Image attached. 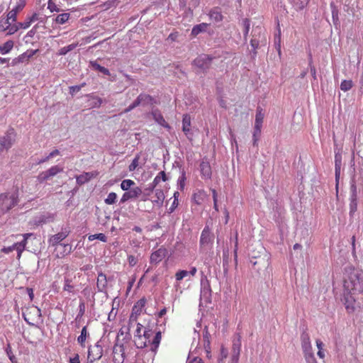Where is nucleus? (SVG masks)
Masks as SVG:
<instances>
[{
    "mask_svg": "<svg viewBox=\"0 0 363 363\" xmlns=\"http://www.w3.org/2000/svg\"><path fill=\"white\" fill-rule=\"evenodd\" d=\"M185 180H186L185 174L183 172L182 176L179 177V178L178 179V186H179L180 190H182L184 189V184H185Z\"/></svg>",
    "mask_w": 363,
    "mask_h": 363,
    "instance_id": "nucleus-56",
    "label": "nucleus"
},
{
    "mask_svg": "<svg viewBox=\"0 0 363 363\" xmlns=\"http://www.w3.org/2000/svg\"><path fill=\"white\" fill-rule=\"evenodd\" d=\"M95 239H98L104 242H106L107 241V237L104 233L90 235L88 237V240L89 241H93Z\"/></svg>",
    "mask_w": 363,
    "mask_h": 363,
    "instance_id": "nucleus-37",
    "label": "nucleus"
},
{
    "mask_svg": "<svg viewBox=\"0 0 363 363\" xmlns=\"http://www.w3.org/2000/svg\"><path fill=\"white\" fill-rule=\"evenodd\" d=\"M135 344L138 348H143L147 346V342L145 341L143 337H135Z\"/></svg>",
    "mask_w": 363,
    "mask_h": 363,
    "instance_id": "nucleus-46",
    "label": "nucleus"
},
{
    "mask_svg": "<svg viewBox=\"0 0 363 363\" xmlns=\"http://www.w3.org/2000/svg\"><path fill=\"white\" fill-rule=\"evenodd\" d=\"M62 171L63 168L59 167L58 165L52 166L47 171L41 172L38 175V179L40 182H43Z\"/></svg>",
    "mask_w": 363,
    "mask_h": 363,
    "instance_id": "nucleus-9",
    "label": "nucleus"
},
{
    "mask_svg": "<svg viewBox=\"0 0 363 363\" xmlns=\"http://www.w3.org/2000/svg\"><path fill=\"white\" fill-rule=\"evenodd\" d=\"M257 31L258 32L259 34H260L262 32V28L259 27H257L255 29H253L252 31L254 34L252 39L250 40V45L255 50L259 48V40L255 38Z\"/></svg>",
    "mask_w": 363,
    "mask_h": 363,
    "instance_id": "nucleus-29",
    "label": "nucleus"
},
{
    "mask_svg": "<svg viewBox=\"0 0 363 363\" xmlns=\"http://www.w3.org/2000/svg\"><path fill=\"white\" fill-rule=\"evenodd\" d=\"M61 246L63 247V251L60 252V257H63L67 255H69L72 251V247L70 244H60ZM57 257H59L60 255H57Z\"/></svg>",
    "mask_w": 363,
    "mask_h": 363,
    "instance_id": "nucleus-39",
    "label": "nucleus"
},
{
    "mask_svg": "<svg viewBox=\"0 0 363 363\" xmlns=\"http://www.w3.org/2000/svg\"><path fill=\"white\" fill-rule=\"evenodd\" d=\"M152 335V333L151 330H145L143 332V338L145 340V341H146L147 342L150 344V342H151L150 337H151Z\"/></svg>",
    "mask_w": 363,
    "mask_h": 363,
    "instance_id": "nucleus-55",
    "label": "nucleus"
},
{
    "mask_svg": "<svg viewBox=\"0 0 363 363\" xmlns=\"http://www.w3.org/2000/svg\"><path fill=\"white\" fill-rule=\"evenodd\" d=\"M167 175L164 171L160 172L154 179L153 183L155 185H157L161 180L166 182L167 180Z\"/></svg>",
    "mask_w": 363,
    "mask_h": 363,
    "instance_id": "nucleus-40",
    "label": "nucleus"
},
{
    "mask_svg": "<svg viewBox=\"0 0 363 363\" xmlns=\"http://www.w3.org/2000/svg\"><path fill=\"white\" fill-rule=\"evenodd\" d=\"M117 199V194L114 192H111L108 194L107 198L104 200L105 203L112 205L116 203Z\"/></svg>",
    "mask_w": 363,
    "mask_h": 363,
    "instance_id": "nucleus-42",
    "label": "nucleus"
},
{
    "mask_svg": "<svg viewBox=\"0 0 363 363\" xmlns=\"http://www.w3.org/2000/svg\"><path fill=\"white\" fill-rule=\"evenodd\" d=\"M210 337L211 335L208 331V328L206 326L203 330V346L207 352L208 349L210 348Z\"/></svg>",
    "mask_w": 363,
    "mask_h": 363,
    "instance_id": "nucleus-31",
    "label": "nucleus"
},
{
    "mask_svg": "<svg viewBox=\"0 0 363 363\" xmlns=\"http://www.w3.org/2000/svg\"><path fill=\"white\" fill-rule=\"evenodd\" d=\"M89 66L91 69L99 71L105 75H110L109 70L104 67L101 66L96 61H90Z\"/></svg>",
    "mask_w": 363,
    "mask_h": 363,
    "instance_id": "nucleus-26",
    "label": "nucleus"
},
{
    "mask_svg": "<svg viewBox=\"0 0 363 363\" xmlns=\"http://www.w3.org/2000/svg\"><path fill=\"white\" fill-rule=\"evenodd\" d=\"M32 23V20H30L28 18H27L23 22L18 23V26L21 29H26L28 28Z\"/></svg>",
    "mask_w": 363,
    "mask_h": 363,
    "instance_id": "nucleus-52",
    "label": "nucleus"
},
{
    "mask_svg": "<svg viewBox=\"0 0 363 363\" xmlns=\"http://www.w3.org/2000/svg\"><path fill=\"white\" fill-rule=\"evenodd\" d=\"M21 236L23 237V240L21 241L15 242L11 246L4 247L1 248V252L5 254H9L12 251L16 250L17 252L16 258L19 260L21 257L23 252L26 247L28 239L32 237H35V235L32 233H28L22 234Z\"/></svg>",
    "mask_w": 363,
    "mask_h": 363,
    "instance_id": "nucleus-3",
    "label": "nucleus"
},
{
    "mask_svg": "<svg viewBox=\"0 0 363 363\" xmlns=\"http://www.w3.org/2000/svg\"><path fill=\"white\" fill-rule=\"evenodd\" d=\"M213 241V236L211 234L210 229L208 226H206L203 230L201 238L200 243L201 245H208Z\"/></svg>",
    "mask_w": 363,
    "mask_h": 363,
    "instance_id": "nucleus-20",
    "label": "nucleus"
},
{
    "mask_svg": "<svg viewBox=\"0 0 363 363\" xmlns=\"http://www.w3.org/2000/svg\"><path fill=\"white\" fill-rule=\"evenodd\" d=\"M264 116L261 112H258L256 114L255 127L262 128Z\"/></svg>",
    "mask_w": 363,
    "mask_h": 363,
    "instance_id": "nucleus-48",
    "label": "nucleus"
},
{
    "mask_svg": "<svg viewBox=\"0 0 363 363\" xmlns=\"http://www.w3.org/2000/svg\"><path fill=\"white\" fill-rule=\"evenodd\" d=\"M200 4V0H190L189 3V10L192 13V10L198 7Z\"/></svg>",
    "mask_w": 363,
    "mask_h": 363,
    "instance_id": "nucleus-53",
    "label": "nucleus"
},
{
    "mask_svg": "<svg viewBox=\"0 0 363 363\" xmlns=\"http://www.w3.org/2000/svg\"><path fill=\"white\" fill-rule=\"evenodd\" d=\"M345 308L348 312H353L354 311V298L350 296V297H345Z\"/></svg>",
    "mask_w": 363,
    "mask_h": 363,
    "instance_id": "nucleus-33",
    "label": "nucleus"
},
{
    "mask_svg": "<svg viewBox=\"0 0 363 363\" xmlns=\"http://www.w3.org/2000/svg\"><path fill=\"white\" fill-rule=\"evenodd\" d=\"M39 50H28L17 57L12 60L11 65L13 66L16 65L19 63L28 62L29 60L35 55Z\"/></svg>",
    "mask_w": 363,
    "mask_h": 363,
    "instance_id": "nucleus-12",
    "label": "nucleus"
},
{
    "mask_svg": "<svg viewBox=\"0 0 363 363\" xmlns=\"http://www.w3.org/2000/svg\"><path fill=\"white\" fill-rule=\"evenodd\" d=\"M128 261L130 266L133 267L137 264L138 259L137 258L133 255H129L128 257Z\"/></svg>",
    "mask_w": 363,
    "mask_h": 363,
    "instance_id": "nucleus-59",
    "label": "nucleus"
},
{
    "mask_svg": "<svg viewBox=\"0 0 363 363\" xmlns=\"http://www.w3.org/2000/svg\"><path fill=\"white\" fill-rule=\"evenodd\" d=\"M242 23L244 27V39L246 40L250 28V21L248 18H245Z\"/></svg>",
    "mask_w": 363,
    "mask_h": 363,
    "instance_id": "nucleus-36",
    "label": "nucleus"
},
{
    "mask_svg": "<svg viewBox=\"0 0 363 363\" xmlns=\"http://www.w3.org/2000/svg\"><path fill=\"white\" fill-rule=\"evenodd\" d=\"M261 135V128L258 127H254L253 132V145H257V141L259 140V136Z\"/></svg>",
    "mask_w": 363,
    "mask_h": 363,
    "instance_id": "nucleus-45",
    "label": "nucleus"
},
{
    "mask_svg": "<svg viewBox=\"0 0 363 363\" xmlns=\"http://www.w3.org/2000/svg\"><path fill=\"white\" fill-rule=\"evenodd\" d=\"M209 17L215 22H220L223 20V15L219 8L211 9L209 12Z\"/></svg>",
    "mask_w": 363,
    "mask_h": 363,
    "instance_id": "nucleus-25",
    "label": "nucleus"
},
{
    "mask_svg": "<svg viewBox=\"0 0 363 363\" xmlns=\"http://www.w3.org/2000/svg\"><path fill=\"white\" fill-rule=\"evenodd\" d=\"M95 174L93 172H85L76 177L77 183L79 185H82L88 182Z\"/></svg>",
    "mask_w": 363,
    "mask_h": 363,
    "instance_id": "nucleus-24",
    "label": "nucleus"
},
{
    "mask_svg": "<svg viewBox=\"0 0 363 363\" xmlns=\"http://www.w3.org/2000/svg\"><path fill=\"white\" fill-rule=\"evenodd\" d=\"M143 325L140 323H137V328L135 330V337H143L141 335Z\"/></svg>",
    "mask_w": 363,
    "mask_h": 363,
    "instance_id": "nucleus-61",
    "label": "nucleus"
},
{
    "mask_svg": "<svg viewBox=\"0 0 363 363\" xmlns=\"http://www.w3.org/2000/svg\"><path fill=\"white\" fill-rule=\"evenodd\" d=\"M166 256V250L160 248L150 255V262L152 264H157L161 262Z\"/></svg>",
    "mask_w": 363,
    "mask_h": 363,
    "instance_id": "nucleus-18",
    "label": "nucleus"
},
{
    "mask_svg": "<svg viewBox=\"0 0 363 363\" xmlns=\"http://www.w3.org/2000/svg\"><path fill=\"white\" fill-rule=\"evenodd\" d=\"M14 45V43L13 40H7L4 44L0 45V52L2 55H6L9 53L13 49Z\"/></svg>",
    "mask_w": 363,
    "mask_h": 363,
    "instance_id": "nucleus-27",
    "label": "nucleus"
},
{
    "mask_svg": "<svg viewBox=\"0 0 363 363\" xmlns=\"http://www.w3.org/2000/svg\"><path fill=\"white\" fill-rule=\"evenodd\" d=\"M357 209V202L350 203V214L353 215Z\"/></svg>",
    "mask_w": 363,
    "mask_h": 363,
    "instance_id": "nucleus-58",
    "label": "nucleus"
},
{
    "mask_svg": "<svg viewBox=\"0 0 363 363\" xmlns=\"http://www.w3.org/2000/svg\"><path fill=\"white\" fill-rule=\"evenodd\" d=\"M301 346L304 355L313 354L310 337L307 333H303L301 335Z\"/></svg>",
    "mask_w": 363,
    "mask_h": 363,
    "instance_id": "nucleus-16",
    "label": "nucleus"
},
{
    "mask_svg": "<svg viewBox=\"0 0 363 363\" xmlns=\"http://www.w3.org/2000/svg\"><path fill=\"white\" fill-rule=\"evenodd\" d=\"M241 342L240 337L238 338L237 340L233 342V348H232V362L238 363L240 351Z\"/></svg>",
    "mask_w": 363,
    "mask_h": 363,
    "instance_id": "nucleus-19",
    "label": "nucleus"
},
{
    "mask_svg": "<svg viewBox=\"0 0 363 363\" xmlns=\"http://www.w3.org/2000/svg\"><path fill=\"white\" fill-rule=\"evenodd\" d=\"M69 362L71 363H80L79 354H76L72 358H70Z\"/></svg>",
    "mask_w": 363,
    "mask_h": 363,
    "instance_id": "nucleus-64",
    "label": "nucleus"
},
{
    "mask_svg": "<svg viewBox=\"0 0 363 363\" xmlns=\"http://www.w3.org/2000/svg\"><path fill=\"white\" fill-rule=\"evenodd\" d=\"M11 21H9V23H6V20L4 21H0V30L2 31H6V35H12L17 32L19 29H21L18 26V23H13Z\"/></svg>",
    "mask_w": 363,
    "mask_h": 363,
    "instance_id": "nucleus-13",
    "label": "nucleus"
},
{
    "mask_svg": "<svg viewBox=\"0 0 363 363\" xmlns=\"http://www.w3.org/2000/svg\"><path fill=\"white\" fill-rule=\"evenodd\" d=\"M102 354V345H101V341H98L94 346L89 348L87 357L88 363H93L96 360L101 359Z\"/></svg>",
    "mask_w": 363,
    "mask_h": 363,
    "instance_id": "nucleus-5",
    "label": "nucleus"
},
{
    "mask_svg": "<svg viewBox=\"0 0 363 363\" xmlns=\"http://www.w3.org/2000/svg\"><path fill=\"white\" fill-rule=\"evenodd\" d=\"M353 82L352 80H343L340 84V89L344 91H347L352 89Z\"/></svg>",
    "mask_w": 363,
    "mask_h": 363,
    "instance_id": "nucleus-41",
    "label": "nucleus"
},
{
    "mask_svg": "<svg viewBox=\"0 0 363 363\" xmlns=\"http://www.w3.org/2000/svg\"><path fill=\"white\" fill-rule=\"evenodd\" d=\"M199 167L201 177L204 179H210L211 178L212 171L209 162L204 158L201 162Z\"/></svg>",
    "mask_w": 363,
    "mask_h": 363,
    "instance_id": "nucleus-14",
    "label": "nucleus"
},
{
    "mask_svg": "<svg viewBox=\"0 0 363 363\" xmlns=\"http://www.w3.org/2000/svg\"><path fill=\"white\" fill-rule=\"evenodd\" d=\"M70 233L68 228H62L61 231L58 233L50 236L48 239V244L51 247L57 246L61 241L65 240Z\"/></svg>",
    "mask_w": 363,
    "mask_h": 363,
    "instance_id": "nucleus-7",
    "label": "nucleus"
},
{
    "mask_svg": "<svg viewBox=\"0 0 363 363\" xmlns=\"http://www.w3.org/2000/svg\"><path fill=\"white\" fill-rule=\"evenodd\" d=\"M90 101V106L94 108H98L102 104V99L98 96H91Z\"/></svg>",
    "mask_w": 363,
    "mask_h": 363,
    "instance_id": "nucleus-43",
    "label": "nucleus"
},
{
    "mask_svg": "<svg viewBox=\"0 0 363 363\" xmlns=\"http://www.w3.org/2000/svg\"><path fill=\"white\" fill-rule=\"evenodd\" d=\"M69 17L70 14L68 13H60L55 17V21L57 24L62 25L69 20Z\"/></svg>",
    "mask_w": 363,
    "mask_h": 363,
    "instance_id": "nucleus-32",
    "label": "nucleus"
},
{
    "mask_svg": "<svg viewBox=\"0 0 363 363\" xmlns=\"http://www.w3.org/2000/svg\"><path fill=\"white\" fill-rule=\"evenodd\" d=\"M208 26V24L206 23H202L196 25L192 28L191 35L194 37H196L199 34L206 32Z\"/></svg>",
    "mask_w": 363,
    "mask_h": 363,
    "instance_id": "nucleus-23",
    "label": "nucleus"
},
{
    "mask_svg": "<svg viewBox=\"0 0 363 363\" xmlns=\"http://www.w3.org/2000/svg\"><path fill=\"white\" fill-rule=\"evenodd\" d=\"M211 289L208 280L201 279V301L205 303H211Z\"/></svg>",
    "mask_w": 363,
    "mask_h": 363,
    "instance_id": "nucleus-11",
    "label": "nucleus"
},
{
    "mask_svg": "<svg viewBox=\"0 0 363 363\" xmlns=\"http://www.w3.org/2000/svg\"><path fill=\"white\" fill-rule=\"evenodd\" d=\"M78 46V43H72L67 46L63 47L59 50L58 54L60 55H65L69 52L73 50Z\"/></svg>",
    "mask_w": 363,
    "mask_h": 363,
    "instance_id": "nucleus-35",
    "label": "nucleus"
},
{
    "mask_svg": "<svg viewBox=\"0 0 363 363\" xmlns=\"http://www.w3.org/2000/svg\"><path fill=\"white\" fill-rule=\"evenodd\" d=\"M114 363H123L124 361V347L123 345H116L113 349Z\"/></svg>",
    "mask_w": 363,
    "mask_h": 363,
    "instance_id": "nucleus-15",
    "label": "nucleus"
},
{
    "mask_svg": "<svg viewBox=\"0 0 363 363\" xmlns=\"http://www.w3.org/2000/svg\"><path fill=\"white\" fill-rule=\"evenodd\" d=\"M19 201L17 190H11L0 194V214L4 215L15 207Z\"/></svg>",
    "mask_w": 363,
    "mask_h": 363,
    "instance_id": "nucleus-2",
    "label": "nucleus"
},
{
    "mask_svg": "<svg viewBox=\"0 0 363 363\" xmlns=\"http://www.w3.org/2000/svg\"><path fill=\"white\" fill-rule=\"evenodd\" d=\"M16 133L13 128H9L1 139V150H8L15 141Z\"/></svg>",
    "mask_w": 363,
    "mask_h": 363,
    "instance_id": "nucleus-6",
    "label": "nucleus"
},
{
    "mask_svg": "<svg viewBox=\"0 0 363 363\" xmlns=\"http://www.w3.org/2000/svg\"><path fill=\"white\" fill-rule=\"evenodd\" d=\"M138 96L141 99V105L152 104L153 102V99L150 95L140 94Z\"/></svg>",
    "mask_w": 363,
    "mask_h": 363,
    "instance_id": "nucleus-38",
    "label": "nucleus"
},
{
    "mask_svg": "<svg viewBox=\"0 0 363 363\" xmlns=\"http://www.w3.org/2000/svg\"><path fill=\"white\" fill-rule=\"evenodd\" d=\"M212 59L208 55H201L194 60V65L202 70H206L210 67Z\"/></svg>",
    "mask_w": 363,
    "mask_h": 363,
    "instance_id": "nucleus-10",
    "label": "nucleus"
},
{
    "mask_svg": "<svg viewBox=\"0 0 363 363\" xmlns=\"http://www.w3.org/2000/svg\"><path fill=\"white\" fill-rule=\"evenodd\" d=\"M342 166V157L340 155L335 156V170H340Z\"/></svg>",
    "mask_w": 363,
    "mask_h": 363,
    "instance_id": "nucleus-50",
    "label": "nucleus"
},
{
    "mask_svg": "<svg viewBox=\"0 0 363 363\" xmlns=\"http://www.w3.org/2000/svg\"><path fill=\"white\" fill-rule=\"evenodd\" d=\"M141 195L142 189L139 186H135L123 194L120 202L121 203H124L128 200L136 199L139 198Z\"/></svg>",
    "mask_w": 363,
    "mask_h": 363,
    "instance_id": "nucleus-8",
    "label": "nucleus"
},
{
    "mask_svg": "<svg viewBox=\"0 0 363 363\" xmlns=\"http://www.w3.org/2000/svg\"><path fill=\"white\" fill-rule=\"evenodd\" d=\"M72 281L67 278L65 279V285L63 287V289L65 291H67L69 293L72 292V290L74 289V286L71 284Z\"/></svg>",
    "mask_w": 363,
    "mask_h": 363,
    "instance_id": "nucleus-49",
    "label": "nucleus"
},
{
    "mask_svg": "<svg viewBox=\"0 0 363 363\" xmlns=\"http://www.w3.org/2000/svg\"><path fill=\"white\" fill-rule=\"evenodd\" d=\"M11 4H13V6L7 14L6 23H9V21H16L17 13L25 7L26 1L25 0H11Z\"/></svg>",
    "mask_w": 363,
    "mask_h": 363,
    "instance_id": "nucleus-4",
    "label": "nucleus"
},
{
    "mask_svg": "<svg viewBox=\"0 0 363 363\" xmlns=\"http://www.w3.org/2000/svg\"><path fill=\"white\" fill-rule=\"evenodd\" d=\"M155 195L157 198V201H162L164 198V193L162 190L160 189H156L155 191Z\"/></svg>",
    "mask_w": 363,
    "mask_h": 363,
    "instance_id": "nucleus-60",
    "label": "nucleus"
},
{
    "mask_svg": "<svg viewBox=\"0 0 363 363\" xmlns=\"http://www.w3.org/2000/svg\"><path fill=\"white\" fill-rule=\"evenodd\" d=\"M190 126L191 117L189 115L185 114L183 116L182 119V130L186 136H188L189 134H191Z\"/></svg>",
    "mask_w": 363,
    "mask_h": 363,
    "instance_id": "nucleus-22",
    "label": "nucleus"
},
{
    "mask_svg": "<svg viewBox=\"0 0 363 363\" xmlns=\"http://www.w3.org/2000/svg\"><path fill=\"white\" fill-rule=\"evenodd\" d=\"M306 363H317L316 359L314 357L313 353L310 354L304 355Z\"/></svg>",
    "mask_w": 363,
    "mask_h": 363,
    "instance_id": "nucleus-57",
    "label": "nucleus"
},
{
    "mask_svg": "<svg viewBox=\"0 0 363 363\" xmlns=\"http://www.w3.org/2000/svg\"><path fill=\"white\" fill-rule=\"evenodd\" d=\"M84 311H85L84 303H82L79 305V311L78 315H77V318L76 319H78V318H81L84 315Z\"/></svg>",
    "mask_w": 363,
    "mask_h": 363,
    "instance_id": "nucleus-62",
    "label": "nucleus"
},
{
    "mask_svg": "<svg viewBox=\"0 0 363 363\" xmlns=\"http://www.w3.org/2000/svg\"><path fill=\"white\" fill-rule=\"evenodd\" d=\"M189 276V272L186 270H179L175 274L176 280L179 281L184 278Z\"/></svg>",
    "mask_w": 363,
    "mask_h": 363,
    "instance_id": "nucleus-47",
    "label": "nucleus"
},
{
    "mask_svg": "<svg viewBox=\"0 0 363 363\" xmlns=\"http://www.w3.org/2000/svg\"><path fill=\"white\" fill-rule=\"evenodd\" d=\"M135 183L134 181L131 179H124L121 183V188L126 192L129 189H132V187L135 186Z\"/></svg>",
    "mask_w": 363,
    "mask_h": 363,
    "instance_id": "nucleus-34",
    "label": "nucleus"
},
{
    "mask_svg": "<svg viewBox=\"0 0 363 363\" xmlns=\"http://www.w3.org/2000/svg\"><path fill=\"white\" fill-rule=\"evenodd\" d=\"M48 9L51 12H54V11L58 12L60 11V9L58 8V6L53 1H52L51 0H50L48 1Z\"/></svg>",
    "mask_w": 363,
    "mask_h": 363,
    "instance_id": "nucleus-54",
    "label": "nucleus"
},
{
    "mask_svg": "<svg viewBox=\"0 0 363 363\" xmlns=\"http://www.w3.org/2000/svg\"><path fill=\"white\" fill-rule=\"evenodd\" d=\"M89 335L86 326L83 327L80 335L77 337V342L82 347H84L86 339Z\"/></svg>",
    "mask_w": 363,
    "mask_h": 363,
    "instance_id": "nucleus-30",
    "label": "nucleus"
},
{
    "mask_svg": "<svg viewBox=\"0 0 363 363\" xmlns=\"http://www.w3.org/2000/svg\"><path fill=\"white\" fill-rule=\"evenodd\" d=\"M137 308V306H135L133 308V312L130 316V318H129V327H131L133 323H136L137 321V313H139V309H138L135 312V309Z\"/></svg>",
    "mask_w": 363,
    "mask_h": 363,
    "instance_id": "nucleus-44",
    "label": "nucleus"
},
{
    "mask_svg": "<svg viewBox=\"0 0 363 363\" xmlns=\"http://www.w3.org/2000/svg\"><path fill=\"white\" fill-rule=\"evenodd\" d=\"M345 291L351 295L363 292V272L352 269L344 281Z\"/></svg>",
    "mask_w": 363,
    "mask_h": 363,
    "instance_id": "nucleus-1",
    "label": "nucleus"
},
{
    "mask_svg": "<svg viewBox=\"0 0 363 363\" xmlns=\"http://www.w3.org/2000/svg\"><path fill=\"white\" fill-rule=\"evenodd\" d=\"M138 160L139 157H136L133 160L132 162L130 164L128 167V169L130 172H133L137 168V167L138 166Z\"/></svg>",
    "mask_w": 363,
    "mask_h": 363,
    "instance_id": "nucleus-51",
    "label": "nucleus"
},
{
    "mask_svg": "<svg viewBox=\"0 0 363 363\" xmlns=\"http://www.w3.org/2000/svg\"><path fill=\"white\" fill-rule=\"evenodd\" d=\"M178 204H179L178 200L174 199L171 206L169 208V212L172 213L174 211V209L177 207Z\"/></svg>",
    "mask_w": 363,
    "mask_h": 363,
    "instance_id": "nucleus-63",
    "label": "nucleus"
},
{
    "mask_svg": "<svg viewBox=\"0 0 363 363\" xmlns=\"http://www.w3.org/2000/svg\"><path fill=\"white\" fill-rule=\"evenodd\" d=\"M152 116L155 122H157L159 125L168 129L170 128V126L166 122L164 117L158 110H153L152 111Z\"/></svg>",
    "mask_w": 363,
    "mask_h": 363,
    "instance_id": "nucleus-21",
    "label": "nucleus"
},
{
    "mask_svg": "<svg viewBox=\"0 0 363 363\" xmlns=\"http://www.w3.org/2000/svg\"><path fill=\"white\" fill-rule=\"evenodd\" d=\"M107 277L103 272H99L98 274L96 287L99 292H106L107 289Z\"/></svg>",
    "mask_w": 363,
    "mask_h": 363,
    "instance_id": "nucleus-17",
    "label": "nucleus"
},
{
    "mask_svg": "<svg viewBox=\"0 0 363 363\" xmlns=\"http://www.w3.org/2000/svg\"><path fill=\"white\" fill-rule=\"evenodd\" d=\"M162 338L161 332L158 331L155 333L153 339L151 340L150 346L151 350L155 352L159 347Z\"/></svg>",
    "mask_w": 363,
    "mask_h": 363,
    "instance_id": "nucleus-28",
    "label": "nucleus"
}]
</instances>
